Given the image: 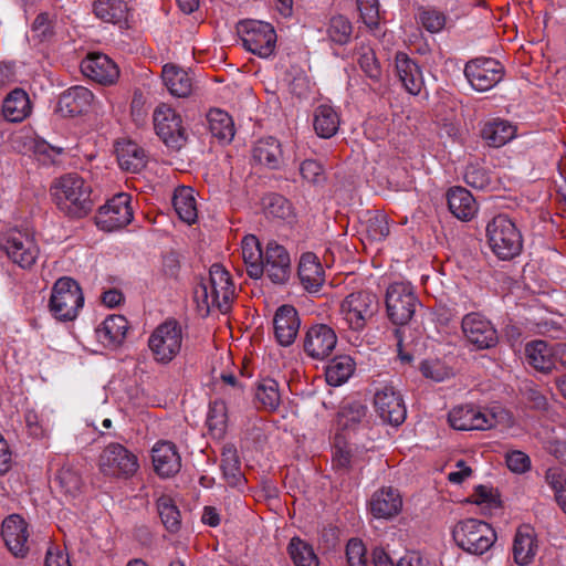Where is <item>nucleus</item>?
I'll return each mask as SVG.
<instances>
[{"label": "nucleus", "instance_id": "11", "mask_svg": "<svg viewBox=\"0 0 566 566\" xmlns=\"http://www.w3.org/2000/svg\"><path fill=\"white\" fill-rule=\"evenodd\" d=\"M416 306L417 297L409 284L397 282L388 286L386 308L388 317L394 324H407L412 318Z\"/></svg>", "mask_w": 566, "mask_h": 566}, {"label": "nucleus", "instance_id": "42", "mask_svg": "<svg viewBox=\"0 0 566 566\" xmlns=\"http://www.w3.org/2000/svg\"><path fill=\"white\" fill-rule=\"evenodd\" d=\"M172 203L179 218L188 224L197 220V206L193 190L189 187H182L175 191Z\"/></svg>", "mask_w": 566, "mask_h": 566}, {"label": "nucleus", "instance_id": "12", "mask_svg": "<svg viewBox=\"0 0 566 566\" xmlns=\"http://www.w3.org/2000/svg\"><path fill=\"white\" fill-rule=\"evenodd\" d=\"M154 127L159 138L171 149H180L187 140L181 117L167 104L158 105L153 114Z\"/></svg>", "mask_w": 566, "mask_h": 566}, {"label": "nucleus", "instance_id": "21", "mask_svg": "<svg viewBox=\"0 0 566 566\" xmlns=\"http://www.w3.org/2000/svg\"><path fill=\"white\" fill-rule=\"evenodd\" d=\"M301 319L296 308L292 305L280 306L273 317L274 336L284 347L291 346L298 334Z\"/></svg>", "mask_w": 566, "mask_h": 566}, {"label": "nucleus", "instance_id": "61", "mask_svg": "<svg viewBox=\"0 0 566 566\" xmlns=\"http://www.w3.org/2000/svg\"><path fill=\"white\" fill-rule=\"evenodd\" d=\"M32 31L41 40H48L53 35V23L46 13H40L33 24Z\"/></svg>", "mask_w": 566, "mask_h": 566}, {"label": "nucleus", "instance_id": "25", "mask_svg": "<svg viewBox=\"0 0 566 566\" xmlns=\"http://www.w3.org/2000/svg\"><path fill=\"white\" fill-rule=\"evenodd\" d=\"M401 496L391 488L375 492L369 502L370 512L376 518H391L401 511Z\"/></svg>", "mask_w": 566, "mask_h": 566}, {"label": "nucleus", "instance_id": "23", "mask_svg": "<svg viewBox=\"0 0 566 566\" xmlns=\"http://www.w3.org/2000/svg\"><path fill=\"white\" fill-rule=\"evenodd\" d=\"M155 471L163 478L172 476L181 468V458L176 446L169 441L157 442L151 450Z\"/></svg>", "mask_w": 566, "mask_h": 566}, {"label": "nucleus", "instance_id": "50", "mask_svg": "<svg viewBox=\"0 0 566 566\" xmlns=\"http://www.w3.org/2000/svg\"><path fill=\"white\" fill-rule=\"evenodd\" d=\"M264 210L269 218L290 220L293 209L290 201L281 195L272 193L264 199Z\"/></svg>", "mask_w": 566, "mask_h": 566}, {"label": "nucleus", "instance_id": "2", "mask_svg": "<svg viewBox=\"0 0 566 566\" xmlns=\"http://www.w3.org/2000/svg\"><path fill=\"white\" fill-rule=\"evenodd\" d=\"M91 186L77 174H66L51 186L56 208L70 218H83L93 208Z\"/></svg>", "mask_w": 566, "mask_h": 566}, {"label": "nucleus", "instance_id": "36", "mask_svg": "<svg viewBox=\"0 0 566 566\" xmlns=\"http://www.w3.org/2000/svg\"><path fill=\"white\" fill-rule=\"evenodd\" d=\"M340 124L338 112L328 104H321L314 111L313 126L321 138L333 137Z\"/></svg>", "mask_w": 566, "mask_h": 566}, {"label": "nucleus", "instance_id": "60", "mask_svg": "<svg viewBox=\"0 0 566 566\" xmlns=\"http://www.w3.org/2000/svg\"><path fill=\"white\" fill-rule=\"evenodd\" d=\"M505 461L507 468L514 473H525L531 470L530 457L520 450H513L506 453Z\"/></svg>", "mask_w": 566, "mask_h": 566}, {"label": "nucleus", "instance_id": "39", "mask_svg": "<svg viewBox=\"0 0 566 566\" xmlns=\"http://www.w3.org/2000/svg\"><path fill=\"white\" fill-rule=\"evenodd\" d=\"M209 130L220 142L230 143L234 137V124L231 116L219 108L210 109L207 114Z\"/></svg>", "mask_w": 566, "mask_h": 566}, {"label": "nucleus", "instance_id": "41", "mask_svg": "<svg viewBox=\"0 0 566 566\" xmlns=\"http://www.w3.org/2000/svg\"><path fill=\"white\" fill-rule=\"evenodd\" d=\"M355 370L354 360L340 355L329 361L325 369L326 381L331 386H340L348 380Z\"/></svg>", "mask_w": 566, "mask_h": 566}, {"label": "nucleus", "instance_id": "8", "mask_svg": "<svg viewBox=\"0 0 566 566\" xmlns=\"http://www.w3.org/2000/svg\"><path fill=\"white\" fill-rule=\"evenodd\" d=\"M99 472L111 479H129L139 469L137 455L120 443H109L101 452L97 461Z\"/></svg>", "mask_w": 566, "mask_h": 566}, {"label": "nucleus", "instance_id": "51", "mask_svg": "<svg viewBox=\"0 0 566 566\" xmlns=\"http://www.w3.org/2000/svg\"><path fill=\"white\" fill-rule=\"evenodd\" d=\"M157 510L163 524L169 532H177L180 526V512L169 496H160Z\"/></svg>", "mask_w": 566, "mask_h": 566}, {"label": "nucleus", "instance_id": "9", "mask_svg": "<svg viewBox=\"0 0 566 566\" xmlns=\"http://www.w3.org/2000/svg\"><path fill=\"white\" fill-rule=\"evenodd\" d=\"M238 33L243 46L260 57H269L276 46V33L274 28L266 22L258 20L241 21Z\"/></svg>", "mask_w": 566, "mask_h": 566}, {"label": "nucleus", "instance_id": "56", "mask_svg": "<svg viewBox=\"0 0 566 566\" xmlns=\"http://www.w3.org/2000/svg\"><path fill=\"white\" fill-rule=\"evenodd\" d=\"M300 174L303 180L312 185H318L325 180L324 168L315 159H305L300 165Z\"/></svg>", "mask_w": 566, "mask_h": 566}, {"label": "nucleus", "instance_id": "47", "mask_svg": "<svg viewBox=\"0 0 566 566\" xmlns=\"http://www.w3.org/2000/svg\"><path fill=\"white\" fill-rule=\"evenodd\" d=\"M256 401L268 411H275L281 403L279 384L274 379H263L255 391Z\"/></svg>", "mask_w": 566, "mask_h": 566}, {"label": "nucleus", "instance_id": "18", "mask_svg": "<svg viewBox=\"0 0 566 566\" xmlns=\"http://www.w3.org/2000/svg\"><path fill=\"white\" fill-rule=\"evenodd\" d=\"M263 274H265L273 284L284 285L292 275L291 258L287 250L272 241L269 242L264 251Z\"/></svg>", "mask_w": 566, "mask_h": 566}, {"label": "nucleus", "instance_id": "49", "mask_svg": "<svg viewBox=\"0 0 566 566\" xmlns=\"http://www.w3.org/2000/svg\"><path fill=\"white\" fill-rule=\"evenodd\" d=\"M326 33L333 43L345 45L352 38L353 25L344 15H335L331 18Z\"/></svg>", "mask_w": 566, "mask_h": 566}, {"label": "nucleus", "instance_id": "44", "mask_svg": "<svg viewBox=\"0 0 566 566\" xmlns=\"http://www.w3.org/2000/svg\"><path fill=\"white\" fill-rule=\"evenodd\" d=\"M54 482L64 494L70 496H76L83 484L80 472L70 463L62 464L54 476Z\"/></svg>", "mask_w": 566, "mask_h": 566}, {"label": "nucleus", "instance_id": "19", "mask_svg": "<svg viewBox=\"0 0 566 566\" xmlns=\"http://www.w3.org/2000/svg\"><path fill=\"white\" fill-rule=\"evenodd\" d=\"M337 344L336 333L326 324L311 326L303 340L304 352L314 359H325Z\"/></svg>", "mask_w": 566, "mask_h": 566}, {"label": "nucleus", "instance_id": "40", "mask_svg": "<svg viewBox=\"0 0 566 566\" xmlns=\"http://www.w3.org/2000/svg\"><path fill=\"white\" fill-rule=\"evenodd\" d=\"M95 15L109 23L127 21L128 7L123 0H97L94 3Z\"/></svg>", "mask_w": 566, "mask_h": 566}, {"label": "nucleus", "instance_id": "7", "mask_svg": "<svg viewBox=\"0 0 566 566\" xmlns=\"http://www.w3.org/2000/svg\"><path fill=\"white\" fill-rule=\"evenodd\" d=\"M83 305L84 296L75 280L63 276L54 283L49 308L56 319L62 322L75 319Z\"/></svg>", "mask_w": 566, "mask_h": 566}, {"label": "nucleus", "instance_id": "54", "mask_svg": "<svg viewBox=\"0 0 566 566\" xmlns=\"http://www.w3.org/2000/svg\"><path fill=\"white\" fill-rule=\"evenodd\" d=\"M358 64L361 71L373 81L378 82L381 76V69L370 48H361L359 51Z\"/></svg>", "mask_w": 566, "mask_h": 566}, {"label": "nucleus", "instance_id": "6", "mask_svg": "<svg viewBox=\"0 0 566 566\" xmlns=\"http://www.w3.org/2000/svg\"><path fill=\"white\" fill-rule=\"evenodd\" d=\"M182 342L184 332L180 323L170 318L151 332L148 348L156 363L167 365L180 354Z\"/></svg>", "mask_w": 566, "mask_h": 566}, {"label": "nucleus", "instance_id": "1", "mask_svg": "<svg viewBox=\"0 0 566 566\" xmlns=\"http://www.w3.org/2000/svg\"><path fill=\"white\" fill-rule=\"evenodd\" d=\"M235 287L230 273L219 263L210 266L207 276H202L193 289V300L199 314L205 317L212 310L227 313L231 308Z\"/></svg>", "mask_w": 566, "mask_h": 566}, {"label": "nucleus", "instance_id": "59", "mask_svg": "<svg viewBox=\"0 0 566 566\" xmlns=\"http://www.w3.org/2000/svg\"><path fill=\"white\" fill-rule=\"evenodd\" d=\"M464 181L468 186L480 190L485 189L491 184L488 172L474 165H469L465 168Z\"/></svg>", "mask_w": 566, "mask_h": 566}, {"label": "nucleus", "instance_id": "57", "mask_svg": "<svg viewBox=\"0 0 566 566\" xmlns=\"http://www.w3.org/2000/svg\"><path fill=\"white\" fill-rule=\"evenodd\" d=\"M367 232L373 240H384L390 232L387 216L375 213L367 221Z\"/></svg>", "mask_w": 566, "mask_h": 566}, {"label": "nucleus", "instance_id": "38", "mask_svg": "<svg viewBox=\"0 0 566 566\" xmlns=\"http://www.w3.org/2000/svg\"><path fill=\"white\" fill-rule=\"evenodd\" d=\"M220 467L223 478L230 486H239L244 482L240 459L233 444L228 443L222 447Z\"/></svg>", "mask_w": 566, "mask_h": 566}, {"label": "nucleus", "instance_id": "48", "mask_svg": "<svg viewBox=\"0 0 566 566\" xmlns=\"http://www.w3.org/2000/svg\"><path fill=\"white\" fill-rule=\"evenodd\" d=\"M418 21L428 32L439 33L444 29L448 15L434 7H422L418 12Z\"/></svg>", "mask_w": 566, "mask_h": 566}, {"label": "nucleus", "instance_id": "58", "mask_svg": "<svg viewBox=\"0 0 566 566\" xmlns=\"http://www.w3.org/2000/svg\"><path fill=\"white\" fill-rule=\"evenodd\" d=\"M421 374L434 381H443L451 374L450 369L440 360H424L420 365Z\"/></svg>", "mask_w": 566, "mask_h": 566}, {"label": "nucleus", "instance_id": "16", "mask_svg": "<svg viewBox=\"0 0 566 566\" xmlns=\"http://www.w3.org/2000/svg\"><path fill=\"white\" fill-rule=\"evenodd\" d=\"M448 420L455 430H489L497 423L494 413L473 405L453 408L449 412Z\"/></svg>", "mask_w": 566, "mask_h": 566}, {"label": "nucleus", "instance_id": "63", "mask_svg": "<svg viewBox=\"0 0 566 566\" xmlns=\"http://www.w3.org/2000/svg\"><path fill=\"white\" fill-rule=\"evenodd\" d=\"M180 271V261L176 253H167L163 258L161 272L165 276L176 279Z\"/></svg>", "mask_w": 566, "mask_h": 566}, {"label": "nucleus", "instance_id": "10", "mask_svg": "<svg viewBox=\"0 0 566 566\" xmlns=\"http://www.w3.org/2000/svg\"><path fill=\"white\" fill-rule=\"evenodd\" d=\"M0 247L14 264L24 270L35 264L40 253L34 237L17 229L2 234Z\"/></svg>", "mask_w": 566, "mask_h": 566}, {"label": "nucleus", "instance_id": "43", "mask_svg": "<svg viewBox=\"0 0 566 566\" xmlns=\"http://www.w3.org/2000/svg\"><path fill=\"white\" fill-rule=\"evenodd\" d=\"M515 135V127L505 120L486 123L482 129V137L491 147H501Z\"/></svg>", "mask_w": 566, "mask_h": 566}, {"label": "nucleus", "instance_id": "5", "mask_svg": "<svg viewBox=\"0 0 566 566\" xmlns=\"http://www.w3.org/2000/svg\"><path fill=\"white\" fill-rule=\"evenodd\" d=\"M452 537L455 544L464 552L482 555L494 545L496 533L486 522L467 518L454 525Z\"/></svg>", "mask_w": 566, "mask_h": 566}, {"label": "nucleus", "instance_id": "34", "mask_svg": "<svg viewBox=\"0 0 566 566\" xmlns=\"http://www.w3.org/2000/svg\"><path fill=\"white\" fill-rule=\"evenodd\" d=\"M115 150L119 166L127 171H139L146 164L145 150L133 140L117 142Z\"/></svg>", "mask_w": 566, "mask_h": 566}, {"label": "nucleus", "instance_id": "52", "mask_svg": "<svg viewBox=\"0 0 566 566\" xmlns=\"http://www.w3.org/2000/svg\"><path fill=\"white\" fill-rule=\"evenodd\" d=\"M366 413L367 407L364 403L359 401L347 402L338 411V423L343 428H354L361 422Z\"/></svg>", "mask_w": 566, "mask_h": 566}, {"label": "nucleus", "instance_id": "26", "mask_svg": "<svg viewBox=\"0 0 566 566\" xmlns=\"http://www.w3.org/2000/svg\"><path fill=\"white\" fill-rule=\"evenodd\" d=\"M537 553L536 534L532 526L522 525L517 528L513 541V556L516 564L527 566Z\"/></svg>", "mask_w": 566, "mask_h": 566}, {"label": "nucleus", "instance_id": "14", "mask_svg": "<svg viewBox=\"0 0 566 566\" xmlns=\"http://www.w3.org/2000/svg\"><path fill=\"white\" fill-rule=\"evenodd\" d=\"M464 75L472 88L486 92L502 81L504 67L494 59L476 57L465 64Z\"/></svg>", "mask_w": 566, "mask_h": 566}, {"label": "nucleus", "instance_id": "13", "mask_svg": "<svg viewBox=\"0 0 566 566\" xmlns=\"http://www.w3.org/2000/svg\"><path fill=\"white\" fill-rule=\"evenodd\" d=\"M133 220L130 196L125 192L115 195L98 209L95 217L96 226L104 231L112 232L122 229Z\"/></svg>", "mask_w": 566, "mask_h": 566}, {"label": "nucleus", "instance_id": "24", "mask_svg": "<svg viewBox=\"0 0 566 566\" xmlns=\"http://www.w3.org/2000/svg\"><path fill=\"white\" fill-rule=\"evenodd\" d=\"M94 99L93 93L84 86H73L65 91L59 99V111L66 116L86 113Z\"/></svg>", "mask_w": 566, "mask_h": 566}, {"label": "nucleus", "instance_id": "32", "mask_svg": "<svg viewBox=\"0 0 566 566\" xmlns=\"http://www.w3.org/2000/svg\"><path fill=\"white\" fill-rule=\"evenodd\" d=\"M526 363L542 373L554 368V345L545 340H534L525 346Z\"/></svg>", "mask_w": 566, "mask_h": 566}, {"label": "nucleus", "instance_id": "62", "mask_svg": "<svg viewBox=\"0 0 566 566\" xmlns=\"http://www.w3.org/2000/svg\"><path fill=\"white\" fill-rule=\"evenodd\" d=\"M472 497L473 502L478 505L486 504L489 507H492L499 504L494 490L486 485H478Z\"/></svg>", "mask_w": 566, "mask_h": 566}, {"label": "nucleus", "instance_id": "22", "mask_svg": "<svg viewBox=\"0 0 566 566\" xmlns=\"http://www.w3.org/2000/svg\"><path fill=\"white\" fill-rule=\"evenodd\" d=\"M83 75L103 85L115 83L119 71L117 65L105 54L92 53L81 63Z\"/></svg>", "mask_w": 566, "mask_h": 566}, {"label": "nucleus", "instance_id": "30", "mask_svg": "<svg viewBox=\"0 0 566 566\" xmlns=\"http://www.w3.org/2000/svg\"><path fill=\"white\" fill-rule=\"evenodd\" d=\"M297 274L302 285L308 292H317L324 283V270L314 253L302 254Z\"/></svg>", "mask_w": 566, "mask_h": 566}, {"label": "nucleus", "instance_id": "53", "mask_svg": "<svg viewBox=\"0 0 566 566\" xmlns=\"http://www.w3.org/2000/svg\"><path fill=\"white\" fill-rule=\"evenodd\" d=\"M360 18L367 28L376 30L379 27L380 11L378 0H356Z\"/></svg>", "mask_w": 566, "mask_h": 566}, {"label": "nucleus", "instance_id": "20", "mask_svg": "<svg viewBox=\"0 0 566 566\" xmlns=\"http://www.w3.org/2000/svg\"><path fill=\"white\" fill-rule=\"evenodd\" d=\"M1 536L8 549L15 557H24L29 552L30 536L28 523L18 514L9 515L1 525Z\"/></svg>", "mask_w": 566, "mask_h": 566}, {"label": "nucleus", "instance_id": "31", "mask_svg": "<svg viewBox=\"0 0 566 566\" xmlns=\"http://www.w3.org/2000/svg\"><path fill=\"white\" fill-rule=\"evenodd\" d=\"M1 111L6 120L11 123L23 122L32 111L29 95L22 88H14L4 97Z\"/></svg>", "mask_w": 566, "mask_h": 566}, {"label": "nucleus", "instance_id": "37", "mask_svg": "<svg viewBox=\"0 0 566 566\" xmlns=\"http://www.w3.org/2000/svg\"><path fill=\"white\" fill-rule=\"evenodd\" d=\"M163 81L174 96L187 97L191 93V77L185 70L176 65L166 64L163 67Z\"/></svg>", "mask_w": 566, "mask_h": 566}, {"label": "nucleus", "instance_id": "17", "mask_svg": "<svg viewBox=\"0 0 566 566\" xmlns=\"http://www.w3.org/2000/svg\"><path fill=\"white\" fill-rule=\"evenodd\" d=\"M374 406L384 422L399 426L407 415L401 395L391 385H384L376 389Z\"/></svg>", "mask_w": 566, "mask_h": 566}, {"label": "nucleus", "instance_id": "15", "mask_svg": "<svg viewBox=\"0 0 566 566\" xmlns=\"http://www.w3.org/2000/svg\"><path fill=\"white\" fill-rule=\"evenodd\" d=\"M461 329L467 342L475 349H489L497 344V332L491 321L480 313L463 316Z\"/></svg>", "mask_w": 566, "mask_h": 566}, {"label": "nucleus", "instance_id": "27", "mask_svg": "<svg viewBox=\"0 0 566 566\" xmlns=\"http://www.w3.org/2000/svg\"><path fill=\"white\" fill-rule=\"evenodd\" d=\"M128 331V322L123 315L107 316L95 329L96 337L105 347H117L120 345Z\"/></svg>", "mask_w": 566, "mask_h": 566}, {"label": "nucleus", "instance_id": "64", "mask_svg": "<svg viewBox=\"0 0 566 566\" xmlns=\"http://www.w3.org/2000/svg\"><path fill=\"white\" fill-rule=\"evenodd\" d=\"M45 566H71L69 556L57 548L49 547L45 556Z\"/></svg>", "mask_w": 566, "mask_h": 566}, {"label": "nucleus", "instance_id": "29", "mask_svg": "<svg viewBox=\"0 0 566 566\" xmlns=\"http://www.w3.org/2000/svg\"><path fill=\"white\" fill-rule=\"evenodd\" d=\"M447 201L450 212L461 221L471 220L478 212L475 199L463 187L450 188L447 193Z\"/></svg>", "mask_w": 566, "mask_h": 566}, {"label": "nucleus", "instance_id": "3", "mask_svg": "<svg viewBox=\"0 0 566 566\" xmlns=\"http://www.w3.org/2000/svg\"><path fill=\"white\" fill-rule=\"evenodd\" d=\"M486 239L491 251L501 260H512L523 248V240L515 222L504 213L486 224Z\"/></svg>", "mask_w": 566, "mask_h": 566}, {"label": "nucleus", "instance_id": "33", "mask_svg": "<svg viewBox=\"0 0 566 566\" xmlns=\"http://www.w3.org/2000/svg\"><path fill=\"white\" fill-rule=\"evenodd\" d=\"M242 259L247 268L248 275L258 280L263 275V258L260 242L255 235H245L241 244Z\"/></svg>", "mask_w": 566, "mask_h": 566}, {"label": "nucleus", "instance_id": "35", "mask_svg": "<svg viewBox=\"0 0 566 566\" xmlns=\"http://www.w3.org/2000/svg\"><path fill=\"white\" fill-rule=\"evenodd\" d=\"M253 158L270 169H279L283 164L281 143L274 137L261 138L254 145Z\"/></svg>", "mask_w": 566, "mask_h": 566}, {"label": "nucleus", "instance_id": "45", "mask_svg": "<svg viewBox=\"0 0 566 566\" xmlns=\"http://www.w3.org/2000/svg\"><path fill=\"white\" fill-rule=\"evenodd\" d=\"M206 422L213 438H223L228 424V410L223 400L210 402Z\"/></svg>", "mask_w": 566, "mask_h": 566}, {"label": "nucleus", "instance_id": "4", "mask_svg": "<svg viewBox=\"0 0 566 566\" xmlns=\"http://www.w3.org/2000/svg\"><path fill=\"white\" fill-rule=\"evenodd\" d=\"M379 310V300L369 290L349 293L339 305L342 322L354 332L364 331L375 318Z\"/></svg>", "mask_w": 566, "mask_h": 566}, {"label": "nucleus", "instance_id": "46", "mask_svg": "<svg viewBox=\"0 0 566 566\" xmlns=\"http://www.w3.org/2000/svg\"><path fill=\"white\" fill-rule=\"evenodd\" d=\"M291 559L295 566H318L319 560L313 547L298 537H293L287 546Z\"/></svg>", "mask_w": 566, "mask_h": 566}, {"label": "nucleus", "instance_id": "28", "mask_svg": "<svg viewBox=\"0 0 566 566\" xmlns=\"http://www.w3.org/2000/svg\"><path fill=\"white\" fill-rule=\"evenodd\" d=\"M396 71L406 91L412 95L420 93L423 77L419 65L405 53L396 55Z\"/></svg>", "mask_w": 566, "mask_h": 566}, {"label": "nucleus", "instance_id": "55", "mask_svg": "<svg viewBox=\"0 0 566 566\" xmlns=\"http://www.w3.org/2000/svg\"><path fill=\"white\" fill-rule=\"evenodd\" d=\"M346 558L348 566H368L367 551L358 538H350L346 545Z\"/></svg>", "mask_w": 566, "mask_h": 566}]
</instances>
